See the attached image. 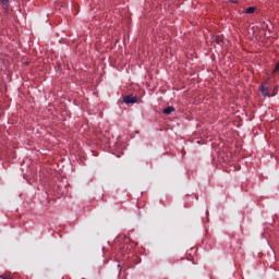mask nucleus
<instances>
[{"label": "nucleus", "instance_id": "6", "mask_svg": "<svg viewBox=\"0 0 279 279\" xmlns=\"http://www.w3.org/2000/svg\"><path fill=\"white\" fill-rule=\"evenodd\" d=\"M277 93H278V86H276V87L274 88L272 94H270V97H271V96H276Z\"/></svg>", "mask_w": 279, "mask_h": 279}, {"label": "nucleus", "instance_id": "3", "mask_svg": "<svg viewBox=\"0 0 279 279\" xmlns=\"http://www.w3.org/2000/svg\"><path fill=\"white\" fill-rule=\"evenodd\" d=\"M174 111V108L173 107H167L165 110H163V113H166V114H171V112H173Z\"/></svg>", "mask_w": 279, "mask_h": 279}, {"label": "nucleus", "instance_id": "1", "mask_svg": "<svg viewBox=\"0 0 279 279\" xmlns=\"http://www.w3.org/2000/svg\"><path fill=\"white\" fill-rule=\"evenodd\" d=\"M268 81L264 82L260 86H259V90L262 93V95L264 97H271V94L269 93V87H268Z\"/></svg>", "mask_w": 279, "mask_h": 279}, {"label": "nucleus", "instance_id": "2", "mask_svg": "<svg viewBox=\"0 0 279 279\" xmlns=\"http://www.w3.org/2000/svg\"><path fill=\"white\" fill-rule=\"evenodd\" d=\"M137 101H138V98L136 96L126 95L123 97V102H125L126 105L136 104Z\"/></svg>", "mask_w": 279, "mask_h": 279}, {"label": "nucleus", "instance_id": "5", "mask_svg": "<svg viewBox=\"0 0 279 279\" xmlns=\"http://www.w3.org/2000/svg\"><path fill=\"white\" fill-rule=\"evenodd\" d=\"M279 73V62L276 64L275 70L272 71V74Z\"/></svg>", "mask_w": 279, "mask_h": 279}, {"label": "nucleus", "instance_id": "4", "mask_svg": "<svg viewBox=\"0 0 279 279\" xmlns=\"http://www.w3.org/2000/svg\"><path fill=\"white\" fill-rule=\"evenodd\" d=\"M255 10H256V9H255L254 7L247 8V9H246V13H247V14H253V13L255 12Z\"/></svg>", "mask_w": 279, "mask_h": 279}, {"label": "nucleus", "instance_id": "8", "mask_svg": "<svg viewBox=\"0 0 279 279\" xmlns=\"http://www.w3.org/2000/svg\"><path fill=\"white\" fill-rule=\"evenodd\" d=\"M0 279H13L11 276H0Z\"/></svg>", "mask_w": 279, "mask_h": 279}, {"label": "nucleus", "instance_id": "7", "mask_svg": "<svg viewBox=\"0 0 279 279\" xmlns=\"http://www.w3.org/2000/svg\"><path fill=\"white\" fill-rule=\"evenodd\" d=\"M3 5H9V0H0Z\"/></svg>", "mask_w": 279, "mask_h": 279}]
</instances>
